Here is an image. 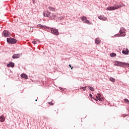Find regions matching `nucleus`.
<instances>
[{"label": "nucleus", "instance_id": "nucleus-1", "mask_svg": "<svg viewBox=\"0 0 129 129\" xmlns=\"http://www.w3.org/2000/svg\"><path fill=\"white\" fill-rule=\"evenodd\" d=\"M119 33L120 34H117L114 36H112V37L114 38V37H120V35H122L121 37H124V36H125V29L123 27L121 28L119 30Z\"/></svg>", "mask_w": 129, "mask_h": 129}, {"label": "nucleus", "instance_id": "nucleus-2", "mask_svg": "<svg viewBox=\"0 0 129 129\" xmlns=\"http://www.w3.org/2000/svg\"><path fill=\"white\" fill-rule=\"evenodd\" d=\"M115 65H116V66H119V67H129V63L118 61H116L115 62Z\"/></svg>", "mask_w": 129, "mask_h": 129}, {"label": "nucleus", "instance_id": "nucleus-3", "mask_svg": "<svg viewBox=\"0 0 129 129\" xmlns=\"http://www.w3.org/2000/svg\"><path fill=\"white\" fill-rule=\"evenodd\" d=\"M121 7V5H115V6H114V7L111 6V7H108L106 9V10L107 11H114L115 10H118V9L120 8Z\"/></svg>", "mask_w": 129, "mask_h": 129}, {"label": "nucleus", "instance_id": "nucleus-4", "mask_svg": "<svg viewBox=\"0 0 129 129\" xmlns=\"http://www.w3.org/2000/svg\"><path fill=\"white\" fill-rule=\"evenodd\" d=\"M50 30H51V33L55 36H58L59 35V31L58 29L56 28H49Z\"/></svg>", "mask_w": 129, "mask_h": 129}, {"label": "nucleus", "instance_id": "nucleus-5", "mask_svg": "<svg viewBox=\"0 0 129 129\" xmlns=\"http://www.w3.org/2000/svg\"><path fill=\"white\" fill-rule=\"evenodd\" d=\"M7 41L8 44H16V43H17L16 39L13 38H7Z\"/></svg>", "mask_w": 129, "mask_h": 129}, {"label": "nucleus", "instance_id": "nucleus-6", "mask_svg": "<svg viewBox=\"0 0 129 129\" xmlns=\"http://www.w3.org/2000/svg\"><path fill=\"white\" fill-rule=\"evenodd\" d=\"M11 33H10V32L8 30H4L2 33L3 36L4 37H5L7 38V37H9L10 36Z\"/></svg>", "mask_w": 129, "mask_h": 129}, {"label": "nucleus", "instance_id": "nucleus-7", "mask_svg": "<svg viewBox=\"0 0 129 129\" xmlns=\"http://www.w3.org/2000/svg\"><path fill=\"white\" fill-rule=\"evenodd\" d=\"M51 15V12L49 11H46L43 13V15L44 17H50V15Z\"/></svg>", "mask_w": 129, "mask_h": 129}, {"label": "nucleus", "instance_id": "nucleus-8", "mask_svg": "<svg viewBox=\"0 0 129 129\" xmlns=\"http://www.w3.org/2000/svg\"><path fill=\"white\" fill-rule=\"evenodd\" d=\"M95 44H96L97 45H99V44H100V43H101V41L100 40H99V38H97L95 39Z\"/></svg>", "mask_w": 129, "mask_h": 129}, {"label": "nucleus", "instance_id": "nucleus-9", "mask_svg": "<svg viewBox=\"0 0 129 129\" xmlns=\"http://www.w3.org/2000/svg\"><path fill=\"white\" fill-rule=\"evenodd\" d=\"M12 58L13 59H18V58H20V54H14L13 56H12Z\"/></svg>", "mask_w": 129, "mask_h": 129}, {"label": "nucleus", "instance_id": "nucleus-10", "mask_svg": "<svg viewBox=\"0 0 129 129\" xmlns=\"http://www.w3.org/2000/svg\"><path fill=\"white\" fill-rule=\"evenodd\" d=\"M6 120V118H5V116L4 115H2L0 116V121L1 122H4Z\"/></svg>", "mask_w": 129, "mask_h": 129}, {"label": "nucleus", "instance_id": "nucleus-11", "mask_svg": "<svg viewBox=\"0 0 129 129\" xmlns=\"http://www.w3.org/2000/svg\"><path fill=\"white\" fill-rule=\"evenodd\" d=\"M7 67H15V63L11 62L7 64Z\"/></svg>", "mask_w": 129, "mask_h": 129}, {"label": "nucleus", "instance_id": "nucleus-12", "mask_svg": "<svg viewBox=\"0 0 129 129\" xmlns=\"http://www.w3.org/2000/svg\"><path fill=\"white\" fill-rule=\"evenodd\" d=\"M126 50H122V54H124V55H127L128 54V53H129L128 49H126Z\"/></svg>", "mask_w": 129, "mask_h": 129}, {"label": "nucleus", "instance_id": "nucleus-13", "mask_svg": "<svg viewBox=\"0 0 129 129\" xmlns=\"http://www.w3.org/2000/svg\"><path fill=\"white\" fill-rule=\"evenodd\" d=\"M21 77H22V78H25V79H28V75H27L25 74H22L21 75Z\"/></svg>", "mask_w": 129, "mask_h": 129}, {"label": "nucleus", "instance_id": "nucleus-14", "mask_svg": "<svg viewBox=\"0 0 129 129\" xmlns=\"http://www.w3.org/2000/svg\"><path fill=\"white\" fill-rule=\"evenodd\" d=\"M38 27H39V28H41L42 29H47V26L45 25H42L41 24H39Z\"/></svg>", "mask_w": 129, "mask_h": 129}, {"label": "nucleus", "instance_id": "nucleus-15", "mask_svg": "<svg viewBox=\"0 0 129 129\" xmlns=\"http://www.w3.org/2000/svg\"><path fill=\"white\" fill-rule=\"evenodd\" d=\"M49 11H51V12H55V8L51 7H49L48 8Z\"/></svg>", "mask_w": 129, "mask_h": 129}, {"label": "nucleus", "instance_id": "nucleus-16", "mask_svg": "<svg viewBox=\"0 0 129 129\" xmlns=\"http://www.w3.org/2000/svg\"><path fill=\"white\" fill-rule=\"evenodd\" d=\"M84 23L85 24H87L88 25H91V23H90L89 20H87V19L86 21H84Z\"/></svg>", "mask_w": 129, "mask_h": 129}, {"label": "nucleus", "instance_id": "nucleus-17", "mask_svg": "<svg viewBox=\"0 0 129 129\" xmlns=\"http://www.w3.org/2000/svg\"><path fill=\"white\" fill-rule=\"evenodd\" d=\"M110 57H116V54L112 52L110 54Z\"/></svg>", "mask_w": 129, "mask_h": 129}, {"label": "nucleus", "instance_id": "nucleus-18", "mask_svg": "<svg viewBox=\"0 0 129 129\" xmlns=\"http://www.w3.org/2000/svg\"><path fill=\"white\" fill-rule=\"evenodd\" d=\"M110 81H111V82H115V79H114L112 77H110Z\"/></svg>", "mask_w": 129, "mask_h": 129}, {"label": "nucleus", "instance_id": "nucleus-19", "mask_svg": "<svg viewBox=\"0 0 129 129\" xmlns=\"http://www.w3.org/2000/svg\"><path fill=\"white\" fill-rule=\"evenodd\" d=\"M87 20V18L85 16H84V17H82V18H81V20L84 21V22Z\"/></svg>", "mask_w": 129, "mask_h": 129}, {"label": "nucleus", "instance_id": "nucleus-20", "mask_svg": "<svg viewBox=\"0 0 129 129\" xmlns=\"http://www.w3.org/2000/svg\"><path fill=\"white\" fill-rule=\"evenodd\" d=\"M89 89L91 90V91H94V88L91 87V86H89L88 87Z\"/></svg>", "mask_w": 129, "mask_h": 129}, {"label": "nucleus", "instance_id": "nucleus-21", "mask_svg": "<svg viewBox=\"0 0 129 129\" xmlns=\"http://www.w3.org/2000/svg\"><path fill=\"white\" fill-rule=\"evenodd\" d=\"M80 89H83V90H84V91H85V90H86V86L85 87H81Z\"/></svg>", "mask_w": 129, "mask_h": 129}, {"label": "nucleus", "instance_id": "nucleus-22", "mask_svg": "<svg viewBox=\"0 0 129 129\" xmlns=\"http://www.w3.org/2000/svg\"><path fill=\"white\" fill-rule=\"evenodd\" d=\"M96 97H97V99H98V100H99L100 101H102V99H101V98L100 97V96H99V97L96 96Z\"/></svg>", "mask_w": 129, "mask_h": 129}, {"label": "nucleus", "instance_id": "nucleus-23", "mask_svg": "<svg viewBox=\"0 0 129 129\" xmlns=\"http://www.w3.org/2000/svg\"><path fill=\"white\" fill-rule=\"evenodd\" d=\"M98 19H99V20H104L103 19V16H99Z\"/></svg>", "mask_w": 129, "mask_h": 129}, {"label": "nucleus", "instance_id": "nucleus-24", "mask_svg": "<svg viewBox=\"0 0 129 129\" xmlns=\"http://www.w3.org/2000/svg\"><path fill=\"white\" fill-rule=\"evenodd\" d=\"M124 101H125V102H129V100L128 99H126V98H125L124 99Z\"/></svg>", "mask_w": 129, "mask_h": 129}, {"label": "nucleus", "instance_id": "nucleus-25", "mask_svg": "<svg viewBox=\"0 0 129 129\" xmlns=\"http://www.w3.org/2000/svg\"><path fill=\"white\" fill-rule=\"evenodd\" d=\"M48 104H50V105H53L54 103L52 102H48Z\"/></svg>", "mask_w": 129, "mask_h": 129}, {"label": "nucleus", "instance_id": "nucleus-26", "mask_svg": "<svg viewBox=\"0 0 129 129\" xmlns=\"http://www.w3.org/2000/svg\"><path fill=\"white\" fill-rule=\"evenodd\" d=\"M32 43H33V44H37V41H35V40L32 41Z\"/></svg>", "mask_w": 129, "mask_h": 129}, {"label": "nucleus", "instance_id": "nucleus-27", "mask_svg": "<svg viewBox=\"0 0 129 129\" xmlns=\"http://www.w3.org/2000/svg\"><path fill=\"white\" fill-rule=\"evenodd\" d=\"M59 89L62 91L64 90V89L62 88L61 87H59Z\"/></svg>", "mask_w": 129, "mask_h": 129}, {"label": "nucleus", "instance_id": "nucleus-28", "mask_svg": "<svg viewBox=\"0 0 129 129\" xmlns=\"http://www.w3.org/2000/svg\"><path fill=\"white\" fill-rule=\"evenodd\" d=\"M89 96L90 97H91V98H92V95L91 94H89Z\"/></svg>", "mask_w": 129, "mask_h": 129}, {"label": "nucleus", "instance_id": "nucleus-29", "mask_svg": "<svg viewBox=\"0 0 129 129\" xmlns=\"http://www.w3.org/2000/svg\"><path fill=\"white\" fill-rule=\"evenodd\" d=\"M97 95H98V97H99V96H101L100 94H99V93H98Z\"/></svg>", "mask_w": 129, "mask_h": 129}, {"label": "nucleus", "instance_id": "nucleus-30", "mask_svg": "<svg viewBox=\"0 0 129 129\" xmlns=\"http://www.w3.org/2000/svg\"><path fill=\"white\" fill-rule=\"evenodd\" d=\"M69 67H71V64H69Z\"/></svg>", "mask_w": 129, "mask_h": 129}, {"label": "nucleus", "instance_id": "nucleus-31", "mask_svg": "<svg viewBox=\"0 0 129 129\" xmlns=\"http://www.w3.org/2000/svg\"><path fill=\"white\" fill-rule=\"evenodd\" d=\"M62 19H63V18H60L61 20H62Z\"/></svg>", "mask_w": 129, "mask_h": 129}, {"label": "nucleus", "instance_id": "nucleus-32", "mask_svg": "<svg viewBox=\"0 0 129 129\" xmlns=\"http://www.w3.org/2000/svg\"><path fill=\"white\" fill-rule=\"evenodd\" d=\"M73 67H72L71 69H73Z\"/></svg>", "mask_w": 129, "mask_h": 129}, {"label": "nucleus", "instance_id": "nucleus-33", "mask_svg": "<svg viewBox=\"0 0 129 129\" xmlns=\"http://www.w3.org/2000/svg\"><path fill=\"white\" fill-rule=\"evenodd\" d=\"M35 101H37V99L35 100Z\"/></svg>", "mask_w": 129, "mask_h": 129}]
</instances>
